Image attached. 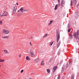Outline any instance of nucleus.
<instances>
[{
    "mask_svg": "<svg viewBox=\"0 0 79 79\" xmlns=\"http://www.w3.org/2000/svg\"><path fill=\"white\" fill-rule=\"evenodd\" d=\"M56 42H58V41H59V40H60V33H59V31L57 30L56 31Z\"/></svg>",
    "mask_w": 79,
    "mask_h": 79,
    "instance_id": "nucleus-1",
    "label": "nucleus"
},
{
    "mask_svg": "<svg viewBox=\"0 0 79 79\" xmlns=\"http://www.w3.org/2000/svg\"><path fill=\"white\" fill-rule=\"evenodd\" d=\"M2 32L4 34H8L10 33V31L7 30H3Z\"/></svg>",
    "mask_w": 79,
    "mask_h": 79,
    "instance_id": "nucleus-2",
    "label": "nucleus"
},
{
    "mask_svg": "<svg viewBox=\"0 0 79 79\" xmlns=\"http://www.w3.org/2000/svg\"><path fill=\"white\" fill-rule=\"evenodd\" d=\"M65 5V1L64 0H62V1L61 2V7H63L64 5Z\"/></svg>",
    "mask_w": 79,
    "mask_h": 79,
    "instance_id": "nucleus-3",
    "label": "nucleus"
},
{
    "mask_svg": "<svg viewBox=\"0 0 79 79\" xmlns=\"http://www.w3.org/2000/svg\"><path fill=\"white\" fill-rule=\"evenodd\" d=\"M23 10H24V7H22L20 9V10H19L17 12L18 13H19V12H21V13H23Z\"/></svg>",
    "mask_w": 79,
    "mask_h": 79,
    "instance_id": "nucleus-4",
    "label": "nucleus"
},
{
    "mask_svg": "<svg viewBox=\"0 0 79 79\" xmlns=\"http://www.w3.org/2000/svg\"><path fill=\"white\" fill-rule=\"evenodd\" d=\"M78 14H79L78 12H76L75 13L74 17L75 19H77L78 18Z\"/></svg>",
    "mask_w": 79,
    "mask_h": 79,
    "instance_id": "nucleus-5",
    "label": "nucleus"
},
{
    "mask_svg": "<svg viewBox=\"0 0 79 79\" xmlns=\"http://www.w3.org/2000/svg\"><path fill=\"white\" fill-rule=\"evenodd\" d=\"M73 36L75 38L77 39L78 38V35L77 34V33L75 32L73 34Z\"/></svg>",
    "mask_w": 79,
    "mask_h": 79,
    "instance_id": "nucleus-6",
    "label": "nucleus"
},
{
    "mask_svg": "<svg viewBox=\"0 0 79 79\" xmlns=\"http://www.w3.org/2000/svg\"><path fill=\"white\" fill-rule=\"evenodd\" d=\"M34 61H35L36 63H39V61H40V59L39 58H37L35 59Z\"/></svg>",
    "mask_w": 79,
    "mask_h": 79,
    "instance_id": "nucleus-7",
    "label": "nucleus"
},
{
    "mask_svg": "<svg viewBox=\"0 0 79 79\" xmlns=\"http://www.w3.org/2000/svg\"><path fill=\"white\" fill-rule=\"evenodd\" d=\"M57 69V67L55 66L52 69V71L53 73H55V71Z\"/></svg>",
    "mask_w": 79,
    "mask_h": 79,
    "instance_id": "nucleus-8",
    "label": "nucleus"
},
{
    "mask_svg": "<svg viewBox=\"0 0 79 79\" xmlns=\"http://www.w3.org/2000/svg\"><path fill=\"white\" fill-rule=\"evenodd\" d=\"M8 15V14L6 12H4L3 14V16H7Z\"/></svg>",
    "mask_w": 79,
    "mask_h": 79,
    "instance_id": "nucleus-9",
    "label": "nucleus"
},
{
    "mask_svg": "<svg viewBox=\"0 0 79 79\" xmlns=\"http://www.w3.org/2000/svg\"><path fill=\"white\" fill-rule=\"evenodd\" d=\"M30 53H34V50L32 49H31L30 50Z\"/></svg>",
    "mask_w": 79,
    "mask_h": 79,
    "instance_id": "nucleus-10",
    "label": "nucleus"
},
{
    "mask_svg": "<svg viewBox=\"0 0 79 79\" xmlns=\"http://www.w3.org/2000/svg\"><path fill=\"white\" fill-rule=\"evenodd\" d=\"M2 39H10V37L9 36H5L4 37H2Z\"/></svg>",
    "mask_w": 79,
    "mask_h": 79,
    "instance_id": "nucleus-11",
    "label": "nucleus"
},
{
    "mask_svg": "<svg viewBox=\"0 0 79 79\" xmlns=\"http://www.w3.org/2000/svg\"><path fill=\"white\" fill-rule=\"evenodd\" d=\"M61 43V42L60 41L59 42V43H57V48H58L59 47H60V44Z\"/></svg>",
    "mask_w": 79,
    "mask_h": 79,
    "instance_id": "nucleus-12",
    "label": "nucleus"
},
{
    "mask_svg": "<svg viewBox=\"0 0 79 79\" xmlns=\"http://www.w3.org/2000/svg\"><path fill=\"white\" fill-rule=\"evenodd\" d=\"M77 0H73V4L74 5H76V3H77Z\"/></svg>",
    "mask_w": 79,
    "mask_h": 79,
    "instance_id": "nucleus-13",
    "label": "nucleus"
},
{
    "mask_svg": "<svg viewBox=\"0 0 79 79\" xmlns=\"http://www.w3.org/2000/svg\"><path fill=\"white\" fill-rule=\"evenodd\" d=\"M29 11V10L28 9H24L23 8V12L24 11Z\"/></svg>",
    "mask_w": 79,
    "mask_h": 79,
    "instance_id": "nucleus-14",
    "label": "nucleus"
},
{
    "mask_svg": "<svg viewBox=\"0 0 79 79\" xmlns=\"http://www.w3.org/2000/svg\"><path fill=\"white\" fill-rule=\"evenodd\" d=\"M70 6H73V0H71L70 1Z\"/></svg>",
    "mask_w": 79,
    "mask_h": 79,
    "instance_id": "nucleus-15",
    "label": "nucleus"
},
{
    "mask_svg": "<svg viewBox=\"0 0 79 79\" xmlns=\"http://www.w3.org/2000/svg\"><path fill=\"white\" fill-rule=\"evenodd\" d=\"M41 66L44 65V61H43L42 62H41Z\"/></svg>",
    "mask_w": 79,
    "mask_h": 79,
    "instance_id": "nucleus-16",
    "label": "nucleus"
},
{
    "mask_svg": "<svg viewBox=\"0 0 79 79\" xmlns=\"http://www.w3.org/2000/svg\"><path fill=\"white\" fill-rule=\"evenodd\" d=\"M68 62H67L66 64V65H65V68H68V65H69V64H68Z\"/></svg>",
    "mask_w": 79,
    "mask_h": 79,
    "instance_id": "nucleus-17",
    "label": "nucleus"
},
{
    "mask_svg": "<svg viewBox=\"0 0 79 79\" xmlns=\"http://www.w3.org/2000/svg\"><path fill=\"white\" fill-rule=\"evenodd\" d=\"M26 59L27 60H30V59H29V56H26Z\"/></svg>",
    "mask_w": 79,
    "mask_h": 79,
    "instance_id": "nucleus-18",
    "label": "nucleus"
},
{
    "mask_svg": "<svg viewBox=\"0 0 79 79\" xmlns=\"http://www.w3.org/2000/svg\"><path fill=\"white\" fill-rule=\"evenodd\" d=\"M4 52L5 53H9L8 52H7V50H5L4 51Z\"/></svg>",
    "mask_w": 79,
    "mask_h": 79,
    "instance_id": "nucleus-19",
    "label": "nucleus"
},
{
    "mask_svg": "<svg viewBox=\"0 0 79 79\" xmlns=\"http://www.w3.org/2000/svg\"><path fill=\"white\" fill-rule=\"evenodd\" d=\"M30 54L31 56H32V57H33V56H35V55H34V53H30Z\"/></svg>",
    "mask_w": 79,
    "mask_h": 79,
    "instance_id": "nucleus-20",
    "label": "nucleus"
},
{
    "mask_svg": "<svg viewBox=\"0 0 79 79\" xmlns=\"http://www.w3.org/2000/svg\"><path fill=\"white\" fill-rule=\"evenodd\" d=\"M16 10L15 9H14L13 10V13L14 14H15L16 13Z\"/></svg>",
    "mask_w": 79,
    "mask_h": 79,
    "instance_id": "nucleus-21",
    "label": "nucleus"
},
{
    "mask_svg": "<svg viewBox=\"0 0 79 79\" xmlns=\"http://www.w3.org/2000/svg\"><path fill=\"white\" fill-rule=\"evenodd\" d=\"M57 8H58V6H57V5H56L55 7L54 10H57Z\"/></svg>",
    "mask_w": 79,
    "mask_h": 79,
    "instance_id": "nucleus-22",
    "label": "nucleus"
},
{
    "mask_svg": "<svg viewBox=\"0 0 79 79\" xmlns=\"http://www.w3.org/2000/svg\"><path fill=\"white\" fill-rule=\"evenodd\" d=\"M73 38V35H71L69 37V39H72V38Z\"/></svg>",
    "mask_w": 79,
    "mask_h": 79,
    "instance_id": "nucleus-23",
    "label": "nucleus"
},
{
    "mask_svg": "<svg viewBox=\"0 0 79 79\" xmlns=\"http://www.w3.org/2000/svg\"><path fill=\"white\" fill-rule=\"evenodd\" d=\"M74 74H73L72 76L71 79H74Z\"/></svg>",
    "mask_w": 79,
    "mask_h": 79,
    "instance_id": "nucleus-24",
    "label": "nucleus"
},
{
    "mask_svg": "<svg viewBox=\"0 0 79 79\" xmlns=\"http://www.w3.org/2000/svg\"><path fill=\"white\" fill-rule=\"evenodd\" d=\"M60 79V74H59L57 77V79Z\"/></svg>",
    "mask_w": 79,
    "mask_h": 79,
    "instance_id": "nucleus-25",
    "label": "nucleus"
},
{
    "mask_svg": "<svg viewBox=\"0 0 79 79\" xmlns=\"http://www.w3.org/2000/svg\"><path fill=\"white\" fill-rule=\"evenodd\" d=\"M14 9L16 10H17V6H15L14 7Z\"/></svg>",
    "mask_w": 79,
    "mask_h": 79,
    "instance_id": "nucleus-26",
    "label": "nucleus"
},
{
    "mask_svg": "<svg viewBox=\"0 0 79 79\" xmlns=\"http://www.w3.org/2000/svg\"><path fill=\"white\" fill-rule=\"evenodd\" d=\"M47 71L48 73H50V71L49 69H47Z\"/></svg>",
    "mask_w": 79,
    "mask_h": 79,
    "instance_id": "nucleus-27",
    "label": "nucleus"
},
{
    "mask_svg": "<svg viewBox=\"0 0 79 79\" xmlns=\"http://www.w3.org/2000/svg\"><path fill=\"white\" fill-rule=\"evenodd\" d=\"M48 35V34H46L43 37V38H44L45 37H47V35Z\"/></svg>",
    "mask_w": 79,
    "mask_h": 79,
    "instance_id": "nucleus-28",
    "label": "nucleus"
},
{
    "mask_svg": "<svg viewBox=\"0 0 79 79\" xmlns=\"http://www.w3.org/2000/svg\"><path fill=\"white\" fill-rule=\"evenodd\" d=\"M4 61V60H2V59H0V62H3Z\"/></svg>",
    "mask_w": 79,
    "mask_h": 79,
    "instance_id": "nucleus-29",
    "label": "nucleus"
},
{
    "mask_svg": "<svg viewBox=\"0 0 79 79\" xmlns=\"http://www.w3.org/2000/svg\"><path fill=\"white\" fill-rule=\"evenodd\" d=\"M53 44V42H52V43H51L49 44V46H52V44Z\"/></svg>",
    "mask_w": 79,
    "mask_h": 79,
    "instance_id": "nucleus-30",
    "label": "nucleus"
},
{
    "mask_svg": "<svg viewBox=\"0 0 79 79\" xmlns=\"http://www.w3.org/2000/svg\"><path fill=\"white\" fill-rule=\"evenodd\" d=\"M77 34H78V35H79V30H77Z\"/></svg>",
    "mask_w": 79,
    "mask_h": 79,
    "instance_id": "nucleus-31",
    "label": "nucleus"
},
{
    "mask_svg": "<svg viewBox=\"0 0 79 79\" xmlns=\"http://www.w3.org/2000/svg\"><path fill=\"white\" fill-rule=\"evenodd\" d=\"M19 58H21V55L20 54L19 55Z\"/></svg>",
    "mask_w": 79,
    "mask_h": 79,
    "instance_id": "nucleus-32",
    "label": "nucleus"
},
{
    "mask_svg": "<svg viewBox=\"0 0 79 79\" xmlns=\"http://www.w3.org/2000/svg\"><path fill=\"white\" fill-rule=\"evenodd\" d=\"M57 5V6H59L60 5V3L57 4V5Z\"/></svg>",
    "mask_w": 79,
    "mask_h": 79,
    "instance_id": "nucleus-33",
    "label": "nucleus"
},
{
    "mask_svg": "<svg viewBox=\"0 0 79 79\" xmlns=\"http://www.w3.org/2000/svg\"><path fill=\"white\" fill-rule=\"evenodd\" d=\"M30 45H31V46H33V45H32V43H31V42H30Z\"/></svg>",
    "mask_w": 79,
    "mask_h": 79,
    "instance_id": "nucleus-34",
    "label": "nucleus"
},
{
    "mask_svg": "<svg viewBox=\"0 0 79 79\" xmlns=\"http://www.w3.org/2000/svg\"><path fill=\"white\" fill-rule=\"evenodd\" d=\"M23 72H24V70H22L21 71L20 73H23Z\"/></svg>",
    "mask_w": 79,
    "mask_h": 79,
    "instance_id": "nucleus-35",
    "label": "nucleus"
},
{
    "mask_svg": "<svg viewBox=\"0 0 79 79\" xmlns=\"http://www.w3.org/2000/svg\"><path fill=\"white\" fill-rule=\"evenodd\" d=\"M2 16H3V14L2 15L0 14V17H2Z\"/></svg>",
    "mask_w": 79,
    "mask_h": 79,
    "instance_id": "nucleus-36",
    "label": "nucleus"
},
{
    "mask_svg": "<svg viewBox=\"0 0 79 79\" xmlns=\"http://www.w3.org/2000/svg\"><path fill=\"white\" fill-rule=\"evenodd\" d=\"M2 24V21H0V24Z\"/></svg>",
    "mask_w": 79,
    "mask_h": 79,
    "instance_id": "nucleus-37",
    "label": "nucleus"
},
{
    "mask_svg": "<svg viewBox=\"0 0 79 79\" xmlns=\"http://www.w3.org/2000/svg\"><path fill=\"white\" fill-rule=\"evenodd\" d=\"M58 3H60V0H58Z\"/></svg>",
    "mask_w": 79,
    "mask_h": 79,
    "instance_id": "nucleus-38",
    "label": "nucleus"
},
{
    "mask_svg": "<svg viewBox=\"0 0 79 79\" xmlns=\"http://www.w3.org/2000/svg\"><path fill=\"white\" fill-rule=\"evenodd\" d=\"M52 22H53V21H52V20L50 21V23H51H51H52Z\"/></svg>",
    "mask_w": 79,
    "mask_h": 79,
    "instance_id": "nucleus-39",
    "label": "nucleus"
},
{
    "mask_svg": "<svg viewBox=\"0 0 79 79\" xmlns=\"http://www.w3.org/2000/svg\"><path fill=\"white\" fill-rule=\"evenodd\" d=\"M68 32H70V29H69L68 30Z\"/></svg>",
    "mask_w": 79,
    "mask_h": 79,
    "instance_id": "nucleus-40",
    "label": "nucleus"
},
{
    "mask_svg": "<svg viewBox=\"0 0 79 79\" xmlns=\"http://www.w3.org/2000/svg\"><path fill=\"white\" fill-rule=\"evenodd\" d=\"M72 64V63L71 62H69V64Z\"/></svg>",
    "mask_w": 79,
    "mask_h": 79,
    "instance_id": "nucleus-41",
    "label": "nucleus"
},
{
    "mask_svg": "<svg viewBox=\"0 0 79 79\" xmlns=\"http://www.w3.org/2000/svg\"><path fill=\"white\" fill-rule=\"evenodd\" d=\"M17 5H18V2L17 3Z\"/></svg>",
    "mask_w": 79,
    "mask_h": 79,
    "instance_id": "nucleus-42",
    "label": "nucleus"
},
{
    "mask_svg": "<svg viewBox=\"0 0 79 79\" xmlns=\"http://www.w3.org/2000/svg\"><path fill=\"white\" fill-rule=\"evenodd\" d=\"M51 24V23H49L48 24V25H50Z\"/></svg>",
    "mask_w": 79,
    "mask_h": 79,
    "instance_id": "nucleus-43",
    "label": "nucleus"
},
{
    "mask_svg": "<svg viewBox=\"0 0 79 79\" xmlns=\"http://www.w3.org/2000/svg\"><path fill=\"white\" fill-rule=\"evenodd\" d=\"M51 61H50V60L49 61V62H51Z\"/></svg>",
    "mask_w": 79,
    "mask_h": 79,
    "instance_id": "nucleus-44",
    "label": "nucleus"
},
{
    "mask_svg": "<svg viewBox=\"0 0 79 79\" xmlns=\"http://www.w3.org/2000/svg\"><path fill=\"white\" fill-rule=\"evenodd\" d=\"M77 6H79V4H77Z\"/></svg>",
    "mask_w": 79,
    "mask_h": 79,
    "instance_id": "nucleus-45",
    "label": "nucleus"
},
{
    "mask_svg": "<svg viewBox=\"0 0 79 79\" xmlns=\"http://www.w3.org/2000/svg\"><path fill=\"white\" fill-rule=\"evenodd\" d=\"M50 60L52 61V59H50Z\"/></svg>",
    "mask_w": 79,
    "mask_h": 79,
    "instance_id": "nucleus-46",
    "label": "nucleus"
},
{
    "mask_svg": "<svg viewBox=\"0 0 79 79\" xmlns=\"http://www.w3.org/2000/svg\"><path fill=\"white\" fill-rule=\"evenodd\" d=\"M33 38L32 37H31V39H32Z\"/></svg>",
    "mask_w": 79,
    "mask_h": 79,
    "instance_id": "nucleus-47",
    "label": "nucleus"
}]
</instances>
